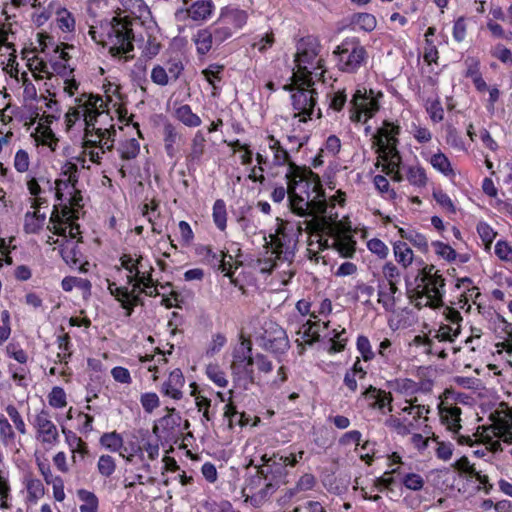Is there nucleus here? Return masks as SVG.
Here are the masks:
<instances>
[{
  "instance_id": "f257e3e1",
  "label": "nucleus",
  "mask_w": 512,
  "mask_h": 512,
  "mask_svg": "<svg viewBox=\"0 0 512 512\" xmlns=\"http://www.w3.org/2000/svg\"><path fill=\"white\" fill-rule=\"evenodd\" d=\"M110 26L111 29L108 32V37H115L118 45L110 47L109 53L116 57L132 52L134 50L132 20L128 16H115L111 19Z\"/></svg>"
},
{
  "instance_id": "f03ea898",
  "label": "nucleus",
  "mask_w": 512,
  "mask_h": 512,
  "mask_svg": "<svg viewBox=\"0 0 512 512\" xmlns=\"http://www.w3.org/2000/svg\"><path fill=\"white\" fill-rule=\"evenodd\" d=\"M333 54L338 57L339 69L347 73L356 72L368 57L366 49L359 45L357 39L346 40L337 46Z\"/></svg>"
},
{
  "instance_id": "7ed1b4c3",
  "label": "nucleus",
  "mask_w": 512,
  "mask_h": 512,
  "mask_svg": "<svg viewBox=\"0 0 512 512\" xmlns=\"http://www.w3.org/2000/svg\"><path fill=\"white\" fill-rule=\"evenodd\" d=\"M258 341L263 349L273 354H284L290 346L286 331L273 322L264 329Z\"/></svg>"
},
{
  "instance_id": "20e7f679",
  "label": "nucleus",
  "mask_w": 512,
  "mask_h": 512,
  "mask_svg": "<svg viewBox=\"0 0 512 512\" xmlns=\"http://www.w3.org/2000/svg\"><path fill=\"white\" fill-rule=\"evenodd\" d=\"M317 91L312 87L299 88L298 92L292 94V105L293 108L299 111L295 114V117L300 114L303 115L302 122H306L307 118H310L314 112V107L317 103Z\"/></svg>"
},
{
  "instance_id": "39448f33",
  "label": "nucleus",
  "mask_w": 512,
  "mask_h": 512,
  "mask_svg": "<svg viewBox=\"0 0 512 512\" xmlns=\"http://www.w3.org/2000/svg\"><path fill=\"white\" fill-rule=\"evenodd\" d=\"M246 350V353H243L242 355L234 353V360L231 364V370L235 380H240L242 375H244L250 383H254L255 377L254 370L252 368L254 364V358L251 355L252 344L249 340L247 341Z\"/></svg>"
},
{
  "instance_id": "423d86ee",
  "label": "nucleus",
  "mask_w": 512,
  "mask_h": 512,
  "mask_svg": "<svg viewBox=\"0 0 512 512\" xmlns=\"http://www.w3.org/2000/svg\"><path fill=\"white\" fill-rule=\"evenodd\" d=\"M379 143L380 152L383 154L382 159L386 162V164L383 165L382 171L387 175H390L396 182L403 181V175L398 170L401 162V156L395 144L388 147L384 141H382L381 137L379 138Z\"/></svg>"
},
{
  "instance_id": "0eeeda50",
  "label": "nucleus",
  "mask_w": 512,
  "mask_h": 512,
  "mask_svg": "<svg viewBox=\"0 0 512 512\" xmlns=\"http://www.w3.org/2000/svg\"><path fill=\"white\" fill-rule=\"evenodd\" d=\"M373 94V90H370V97H368L365 89L364 91L357 89L350 102L353 108H362L367 118H372L380 109V104Z\"/></svg>"
},
{
  "instance_id": "6e6552de",
  "label": "nucleus",
  "mask_w": 512,
  "mask_h": 512,
  "mask_svg": "<svg viewBox=\"0 0 512 512\" xmlns=\"http://www.w3.org/2000/svg\"><path fill=\"white\" fill-rule=\"evenodd\" d=\"M36 426L41 434L44 435L43 441L52 442L58 438L56 426L49 420V413L42 410L35 419Z\"/></svg>"
},
{
  "instance_id": "1a4fd4ad",
  "label": "nucleus",
  "mask_w": 512,
  "mask_h": 512,
  "mask_svg": "<svg viewBox=\"0 0 512 512\" xmlns=\"http://www.w3.org/2000/svg\"><path fill=\"white\" fill-rule=\"evenodd\" d=\"M289 171L286 174L287 179V194H292V191H296L299 182L306 181V171L308 167L299 166L294 162H288Z\"/></svg>"
},
{
  "instance_id": "9d476101",
  "label": "nucleus",
  "mask_w": 512,
  "mask_h": 512,
  "mask_svg": "<svg viewBox=\"0 0 512 512\" xmlns=\"http://www.w3.org/2000/svg\"><path fill=\"white\" fill-rule=\"evenodd\" d=\"M213 8L214 5L211 0H198L194 2L187 11L189 17L193 20L202 21L210 16Z\"/></svg>"
},
{
  "instance_id": "9b49d317",
  "label": "nucleus",
  "mask_w": 512,
  "mask_h": 512,
  "mask_svg": "<svg viewBox=\"0 0 512 512\" xmlns=\"http://www.w3.org/2000/svg\"><path fill=\"white\" fill-rule=\"evenodd\" d=\"M300 70L305 71L303 74L294 73L291 77L292 82L283 86V89L286 91H295L299 88L312 87L314 85V81L312 78V73L308 71L305 67Z\"/></svg>"
},
{
  "instance_id": "f8f14e48",
  "label": "nucleus",
  "mask_w": 512,
  "mask_h": 512,
  "mask_svg": "<svg viewBox=\"0 0 512 512\" xmlns=\"http://www.w3.org/2000/svg\"><path fill=\"white\" fill-rule=\"evenodd\" d=\"M333 249L337 250L342 257L353 258L356 251V241L350 235L338 238L333 242Z\"/></svg>"
},
{
  "instance_id": "ddd939ff",
  "label": "nucleus",
  "mask_w": 512,
  "mask_h": 512,
  "mask_svg": "<svg viewBox=\"0 0 512 512\" xmlns=\"http://www.w3.org/2000/svg\"><path fill=\"white\" fill-rule=\"evenodd\" d=\"M446 414L441 416L443 423L447 424L448 429L454 433H458L461 429L460 415L461 408L458 406H451L445 409Z\"/></svg>"
},
{
  "instance_id": "4468645a",
  "label": "nucleus",
  "mask_w": 512,
  "mask_h": 512,
  "mask_svg": "<svg viewBox=\"0 0 512 512\" xmlns=\"http://www.w3.org/2000/svg\"><path fill=\"white\" fill-rule=\"evenodd\" d=\"M176 117L189 127H196L201 124V119L192 112L190 106L187 104L176 109Z\"/></svg>"
},
{
  "instance_id": "2eb2a0df",
  "label": "nucleus",
  "mask_w": 512,
  "mask_h": 512,
  "mask_svg": "<svg viewBox=\"0 0 512 512\" xmlns=\"http://www.w3.org/2000/svg\"><path fill=\"white\" fill-rule=\"evenodd\" d=\"M394 254L396 260L404 267L409 266L413 261V252L405 242L397 241L394 243Z\"/></svg>"
},
{
  "instance_id": "dca6fc26",
  "label": "nucleus",
  "mask_w": 512,
  "mask_h": 512,
  "mask_svg": "<svg viewBox=\"0 0 512 512\" xmlns=\"http://www.w3.org/2000/svg\"><path fill=\"white\" fill-rule=\"evenodd\" d=\"M205 137L201 131H198L193 140L191 146V152L187 156L189 162H198L204 153Z\"/></svg>"
},
{
  "instance_id": "f3484780",
  "label": "nucleus",
  "mask_w": 512,
  "mask_h": 512,
  "mask_svg": "<svg viewBox=\"0 0 512 512\" xmlns=\"http://www.w3.org/2000/svg\"><path fill=\"white\" fill-rule=\"evenodd\" d=\"M77 495L85 504L80 506V512H97L98 498L96 495L85 489H79Z\"/></svg>"
},
{
  "instance_id": "a211bd4d",
  "label": "nucleus",
  "mask_w": 512,
  "mask_h": 512,
  "mask_svg": "<svg viewBox=\"0 0 512 512\" xmlns=\"http://www.w3.org/2000/svg\"><path fill=\"white\" fill-rule=\"evenodd\" d=\"M288 200L289 208L292 213L299 217H308L311 215V211H308V209L302 205V203H304V198L296 191H292V194H288Z\"/></svg>"
},
{
  "instance_id": "6ab92c4d",
  "label": "nucleus",
  "mask_w": 512,
  "mask_h": 512,
  "mask_svg": "<svg viewBox=\"0 0 512 512\" xmlns=\"http://www.w3.org/2000/svg\"><path fill=\"white\" fill-rule=\"evenodd\" d=\"M213 220L218 229L221 231L226 229L227 212L225 202L222 199H218L214 203Z\"/></svg>"
},
{
  "instance_id": "aec40b11",
  "label": "nucleus",
  "mask_w": 512,
  "mask_h": 512,
  "mask_svg": "<svg viewBox=\"0 0 512 512\" xmlns=\"http://www.w3.org/2000/svg\"><path fill=\"white\" fill-rule=\"evenodd\" d=\"M322 233H327L331 237H337L343 233H347L351 231V226H345L342 221L333 220L329 221L328 217H326V223L323 225Z\"/></svg>"
},
{
  "instance_id": "412c9836",
  "label": "nucleus",
  "mask_w": 512,
  "mask_h": 512,
  "mask_svg": "<svg viewBox=\"0 0 512 512\" xmlns=\"http://www.w3.org/2000/svg\"><path fill=\"white\" fill-rule=\"evenodd\" d=\"M351 22L367 32L374 30L377 24L375 16L369 13H356L352 16Z\"/></svg>"
},
{
  "instance_id": "4be33fe9",
  "label": "nucleus",
  "mask_w": 512,
  "mask_h": 512,
  "mask_svg": "<svg viewBox=\"0 0 512 512\" xmlns=\"http://www.w3.org/2000/svg\"><path fill=\"white\" fill-rule=\"evenodd\" d=\"M100 443L112 452L118 451L123 446V438L117 432L104 433Z\"/></svg>"
},
{
  "instance_id": "5701e85b",
  "label": "nucleus",
  "mask_w": 512,
  "mask_h": 512,
  "mask_svg": "<svg viewBox=\"0 0 512 512\" xmlns=\"http://www.w3.org/2000/svg\"><path fill=\"white\" fill-rule=\"evenodd\" d=\"M214 42L213 34L209 29L200 30L197 34L196 43L198 45V52L206 54L212 47Z\"/></svg>"
},
{
  "instance_id": "b1692460",
  "label": "nucleus",
  "mask_w": 512,
  "mask_h": 512,
  "mask_svg": "<svg viewBox=\"0 0 512 512\" xmlns=\"http://www.w3.org/2000/svg\"><path fill=\"white\" fill-rule=\"evenodd\" d=\"M408 181L415 186L424 187L427 183V176L425 170L420 167H409L407 171Z\"/></svg>"
},
{
  "instance_id": "393cba45",
  "label": "nucleus",
  "mask_w": 512,
  "mask_h": 512,
  "mask_svg": "<svg viewBox=\"0 0 512 512\" xmlns=\"http://www.w3.org/2000/svg\"><path fill=\"white\" fill-rule=\"evenodd\" d=\"M269 470H270V480L271 481L277 483L278 485L286 483V481L284 479L287 475V471H286V466L282 461H280V462L273 461V463L269 467Z\"/></svg>"
},
{
  "instance_id": "a878e982",
  "label": "nucleus",
  "mask_w": 512,
  "mask_h": 512,
  "mask_svg": "<svg viewBox=\"0 0 512 512\" xmlns=\"http://www.w3.org/2000/svg\"><path fill=\"white\" fill-rule=\"evenodd\" d=\"M431 165L445 175L452 173L448 158L443 153L434 154L431 157Z\"/></svg>"
},
{
  "instance_id": "bb28decb",
  "label": "nucleus",
  "mask_w": 512,
  "mask_h": 512,
  "mask_svg": "<svg viewBox=\"0 0 512 512\" xmlns=\"http://www.w3.org/2000/svg\"><path fill=\"white\" fill-rule=\"evenodd\" d=\"M305 171L307 175V186H309L310 182H312V191L317 194L318 198H325V191L323 189L320 176L317 173L313 172L309 167Z\"/></svg>"
},
{
  "instance_id": "cd10ccee",
  "label": "nucleus",
  "mask_w": 512,
  "mask_h": 512,
  "mask_svg": "<svg viewBox=\"0 0 512 512\" xmlns=\"http://www.w3.org/2000/svg\"><path fill=\"white\" fill-rule=\"evenodd\" d=\"M116 465L110 455H102L98 461L99 473L105 477L111 476L115 471Z\"/></svg>"
},
{
  "instance_id": "c85d7f7f",
  "label": "nucleus",
  "mask_w": 512,
  "mask_h": 512,
  "mask_svg": "<svg viewBox=\"0 0 512 512\" xmlns=\"http://www.w3.org/2000/svg\"><path fill=\"white\" fill-rule=\"evenodd\" d=\"M48 398L49 404L55 408H62L65 407L67 404L65 391L63 390V388L58 386L52 389Z\"/></svg>"
},
{
  "instance_id": "c756f323",
  "label": "nucleus",
  "mask_w": 512,
  "mask_h": 512,
  "mask_svg": "<svg viewBox=\"0 0 512 512\" xmlns=\"http://www.w3.org/2000/svg\"><path fill=\"white\" fill-rule=\"evenodd\" d=\"M207 376L219 387H226L228 381L225 378V373L216 365H209L206 369Z\"/></svg>"
},
{
  "instance_id": "7c9ffc66",
  "label": "nucleus",
  "mask_w": 512,
  "mask_h": 512,
  "mask_svg": "<svg viewBox=\"0 0 512 512\" xmlns=\"http://www.w3.org/2000/svg\"><path fill=\"white\" fill-rule=\"evenodd\" d=\"M432 245L436 248L437 255L443 257L447 261H454L457 257L456 251L448 244H444L440 241L432 242Z\"/></svg>"
},
{
  "instance_id": "2f4dec72",
  "label": "nucleus",
  "mask_w": 512,
  "mask_h": 512,
  "mask_svg": "<svg viewBox=\"0 0 512 512\" xmlns=\"http://www.w3.org/2000/svg\"><path fill=\"white\" fill-rule=\"evenodd\" d=\"M357 349L361 353L364 361H370L375 356L374 352L371 349L369 339L366 336L360 335L358 337Z\"/></svg>"
},
{
  "instance_id": "473e14b6",
  "label": "nucleus",
  "mask_w": 512,
  "mask_h": 512,
  "mask_svg": "<svg viewBox=\"0 0 512 512\" xmlns=\"http://www.w3.org/2000/svg\"><path fill=\"white\" fill-rule=\"evenodd\" d=\"M367 246L372 253L376 254L381 259H385L388 255V247L378 238L369 240Z\"/></svg>"
},
{
  "instance_id": "72a5a7b5",
  "label": "nucleus",
  "mask_w": 512,
  "mask_h": 512,
  "mask_svg": "<svg viewBox=\"0 0 512 512\" xmlns=\"http://www.w3.org/2000/svg\"><path fill=\"white\" fill-rule=\"evenodd\" d=\"M477 232L482 241L485 243L486 247L489 248L495 238L496 232H494L493 229L484 222H480L477 225Z\"/></svg>"
},
{
  "instance_id": "f704fd0d",
  "label": "nucleus",
  "mask_w": 512,
  "mask_h": 512,
  "mask_svg": "<svg viewBox=\"0 0 512 512\" xmlns=\"http://www.w3.org/2000/svg\"><path fill=\"white\" fill-rule=\"evenodd\" d=\"M140 151V145L136 139H130L121 151V158L124 160L134 159Z\"/></svg>"
},
{
  "instance_id": "c9c22d12",
  "label": "nucleus",
  "mask_w": 512,
  "mask_h": 512,
  "mask_svg": "<svg viewBox=\"0 0 512 512\" xmlns=\"http://www.w3.org/2000/svg\"><path fill=\"white\" fill-rule=\"evenodd\" d=\"M305 206V208H307L308 211H311L310 216H314L316 213L320 214L321 216H324V214L327 212V203L324 198L307 201L305 203Z\"/></svg>"
},
{
  "instance_id": "e433bc0d",
  "label": "nucleus",
  "mask_w": 512,
  "mask_h": 512,
  "mask_svg": "<svg viewBox=\"0 0 512 512\" xmlns=\"http://www.w3.org/2000/svg\"><path fill=\"white\" fill-rule=\"evenodd\" d=\"M221 20L233 21L234 26L240 28L246 23L247 15L244 11L233 10L230 13L222 14Z\"/></svg>"
},
{
  "instance_id": "4c0bfd02",
  "label": "nucleus",
  "mask_w": 512,
  "mask_h": 512,
  "mask_svg": "<svg viewBox=\"0 0 512 512\" xmlns=\"http://www.w3.org/2000/svg\"><path fill=\"white\" fill-rule=\"evenodd\" d=\"M270 148L275 151V162L277 165H288V162H292L289 153L281 146L278 140H275Z\"/></svg>"
},
{
  "instance_id": "58836bf2",
  "label": "nucleus",
  "mask_w": 512,
  "mask_h": 512,
  "mask_svg": "<svg viewBox=\"0 0 512 512\" xmlns=\"http://www.w3.org/2000/svg\"><path fill=\"white\" fill-rule=\"evenodd\" d=\"M406 240H408L413 246L417 247L422 252L428 251V242L424 235L416 231H409V235L406 236Z\"/></svg>"
},
{
  "instance_id": "ea45409f",
  "label": "nucleus",
  "mask_w": 512,
  "mask_h": 512,
  "mask_svg": "<svg viewBox=\"0 0 512 512\" xmlns=\"http://www.w3.org/2000/svg\"><path fill=\"white\" fill-rule=\"evenodd\" d=\"M403 484L406 488L410 490L418 491L423 488L424 480L418 474L409 473L404 477Z\"/></svg>"
},
{
  "instance_id": "a19ab883",
  "label": "nucleus",
  "mask_w": 512,
  "mask_h": 512,
  "mask_svg": "<svg viewBox=\"0 0 512 512\" xmlns=\"http://www.w3.org/2000/svg\"><path fill=\"white\" fill-rule=\"evenodd\" d=\"M140 401L147 413H151L160 404L156 393H144L141 395Z\"/></svg>"
},
{
  "instance_id": "79ce46f5",
  "label": "nucleus",
  "mask_w": 512,
  "mask_h": 512,
  "mask_svg": "<svg viewBox=\"0 0 512 512\" xmlns=\"http://www.w3.org/2000/svg\"><path fill=\"white\" fill-rule=\"evenodd\" d=\"M36 212H27L25 214L24 231L27 234H35L40 231L41 223L35 220Z\"/></svg>"
},
{
  "instance_id": "37998d69",
  "label": "nucleus",
  "mask_w": 512,
  "mask_h": 512,
  "mask_svg": "<svg viewBox=\"0 0 512 512\" xmlns=\"http://www.w3.org/2000/svg\"><path fill=\"white\" fill-rule=\"evenodd\" d=\"M6 412L9 415V417L11 418V420L13 421L16 429L20 433L24 434L26 432L25 423H24L21 415L19 414L18 410L16 409V407L13 405H8L6 407Z\"/></svg>"
},
{
  "instance_id": "c03bdc74",
  "label": "nucleus",
  "mask_w": 512,
  "mask_h": 512,
  "mask_svg": "<svg viewBox=\"0 0 512 512\" xmlns=\"http://www.w3.org/2000/svg\"><path fill=\"white\" fill-rule=\"evenodd\" d=\"M304 223L306 224V231L309 234L319 235L320 233H322L321 227H323V225H325L326 223V216H320L318 218L306 220Z\"/></svg>"
},
{
  "instance_id": "a18cd8bd",
  "label": "nucleus",
  "mask_w": 512,
  "mask_h": 512,
  "mask_svg": "<svg viewBox=\"0 0 512 512\" xmlns=\"http://www.w3.org/2000/svg\"><path fill=\"white\" fill-rule=\"evenodd\" d=\"M392 400H393V398H392V394L390 392H385L383 390H380L378 392V395H377L375 401L371 404V407L383 409L386 405H388L389 411H392V406H391Z\"/></svg>"
},
{
  "instance_id": "49530a36",
  "label": "nucleus",
  "mask_w": 512,
  "mask_h": 512,
  "mask_svg": "<svg viewBox=\"0 0 512 512\" xmlns=\"http://www.w3.org/2000/svg\"><path fill=\"white\" fill-rule=\"evenodd\" d=\"M307 326L308 327L303 333V337L306 339V343L308 345H313L314 343L320 341V334L316 329H314L318 326V324L316 322L308 321Z\"/></svg>"
},
{
  "instance_id": "de8ad7c7",
  "label": "nucleus",
  "mask_w": 512,
  "mask_h": 512,
  "mask_svg": "<svg viewBox=\"0 0 512 512\" xmlns=\"http://www.w3.org/2000/svg\"><path fill=\"white\" fill-rule=\"evenodd\" d=\"M0 436L5 443L13 440L15 437L12 426L4 415H0Z\"/></svg>"
},
{
  "instance_id": "09e8293b",
  "label": "nucleus",
  "mask_w": 512,
  "mask_h": 512,
  "mask_svg": "<svg viewBox=\"0 0 512 512\" xmlns=\"http://www.w3.org/2000/svg\"><path fill=\"white\" fill-rule=\"evenodd\" d=\"M15 169L18 172H25L29 168V157L28 153L25 150H18L15 155V161H14Z\"/></svg>"
},
{
  "instance_id": "8fccbe9b",
  "label": "nucleus",
  "mask_w": 512,
  "mask_h": 512,
  "mask_svg": "<svg viewBox=\"0 0 512 512\" xmlns=\"http://www.w3.org/2000/svg\"><path fill=\"white\" fill-rule=\"evenodd\" d=\"M27 491L30 499H38L44 495V486L40 480L33 479L28 482Z\"/></svg>"
},
{
  "instance_id": "3c124183",
  "label": "nucleus",
  "mask_w": 512,
  "mask_h": 512,
  "mask_svg": "<svg viewBox=\"0 0 512 512\" xmlns=\"http://www.w3.org/2000/svg\"><path fill=\"white\" fill-rule=\"evenodd\" d=\"M210 30L213 34L214 42L217 44L222 43L227 38H229L232 34L231 29L227 26L220 27V26L214 25V26L210 27Z\"/></svg>"
},
{
  "instance_id": "603ef678",
  "label": "nucleus",
  "mask_w": 512,
  "mask_h": 512,
  "mask_svg": "<svg viewBox=\"0 0 512 512\" xmlns=\"http://www.w3.org/2000/svg\"><path fill=\"white\" fill-rule=\"evenodd\" d=\"M151 79L155 84L161 86L168 84V74L166 70L160 65H157L153 68L151 72Z\"/></svg>"
},
{
  "instance_id": "864d4df0",
  "label": "nucleus",
  "mask_w": 512,
  "mask_h": 512,
  "mask_svg": "<svg viewBox=\"0 0 512 512\" xmlns=\"http://www.w3.org/2000/svg\"><path fill=\"white\" fill-rule=\"evenodd\" d=\"M433 197L436 202L444 208H447L450 212L455 213V206L450 197L441 190L434 191Z\"/></svg>"
},
{
  "instance_id": "5fc2aeb1",
  "label": "nucleus",
  "mask_w": 512,
  "mask_h": 512,
  "mask_svg": "<svg viewBox=\"0 0 512 512\" xmlns=\"http://www.w3.org/2000/svg\"><path fill=\"white\" fill-rule=\"evenodd\" d=\"M40 129H43L42 136L45 139L44 144H47L52 150H54V146L57 144L58 138L55 136L54 132L52 131L49 125L44 127L40 124L37 127V131H39Z\"/></svg>"
},
{
  "instance_id": "6e6d98bb",
  "label": "nucleus",
  "mask_w": 512,
  "mask_h": 512,
  "mask_svg": "<svg viewBox=\"0 0 512 512\" xmlns=\"http://www.w3.org/2000/svg\"><path fill=\"white\" fill-rule=\"evenodd\" d=\"M111 374H112L114 380L117 382H120L123 384H128L131 382L130 372L128 371V369H126L124 367L119 366V367L113 368L111 371Z\"/></svg>"
},
{
  "instance_id": "4d7b16f0",
  "label": "nucleus",
  "mask_w": 512,
  "mask_h": 512,
  "mask_svg": "<svg viewBox=\"0 0 512 512\" xmlns=\"http://www.w3.org/2000/svg\"><path fill=\"white\" fill-rule=\"evenodd\" d=\"M184 385V376L180 369H174L168 378V381H166L167 387H175L180 388Z\"/></svg>"
},
{
  "instance_id": "13d9d810",
  "label": "nucleus",
  "mask_w": 512,
  "mask_h": 512,
  "mask_svg": "<svg viewBox=\"0 0 512 512\" xmlns=\"http://www.w3.org/2000/svg\"><path fill=\"white\" fill-rule=\"evenodd\" d=\"M385 425L392 427L397 430V432L401 435H407L411 432L409 426H406L402 424L401 420L399 418H396L394 416H390L386 421Z\"/></svg>"
},
{
  "instance_id": "bf43d9fd",
  "label": "nucleus",
  "mask_w": 512,
  "mask_h": 512,
  "mask_svg": "<svg viewBox=\"0 0 512 512\" xmlns=\"http://www.w3.org/2000/svg\"><path fill=\"white\" fill-rule=\"evenodd\" d=\"M466 35V25L464 17H460L455 21L453 28V37L456 41L461 42Z\"/></svg>"
},
{
  "instance_id": "052dcab7",
  "label": "nucleus",
  "mask_w": 512,
  "mask_h": 512,
  "mask_svg": "<svg viewBox=\"0 0 512 512\" xmlns=\"http://www.w3.org/2000/svg\"><path fill=\"white\" fill-rule=\"evenodd\" d=\"M430 293H435V291L442 292L441 289L445 286V279L438 272L434 273L431 276V279L428 281Z\"/></svg>"
},
{
  "instance_id": "680f3d73",
  "label": "nucleus",
  "mask_w": 512,
  "mask_h": 512,
  "mask_svg": "<svg viewBox=\"0 0 512 512\" xmlns=\"http://www.w3.org/2000/svg\"><path fill=\"white\" fill-rule=\"evenodd\" d=\"M493 56L499 59L503 63L512 62V53L510 49L504 47L501 44H498L495 47V51L493 52Z\"/></svg>"
},
{
  "instance_id": "e2e57ef3",
  "label": "nucleus",
  "mask_w": 512,
  "mask_h": 512,
  "mask_svg": "<svg viewBox=\"0 0 512 512\" xmlns=\"http://www.w3.org/2000/svg\"><path fill=\"white\" fill-rule=\"evenodd\" d=\"M453 449L451 443L438 442V448L436 450V455L439 459L449 460L452 456Z\"/></svg>"
},
{
  "instance_id": "0e129e2a",
  "label": "nucleus",
  "mask_w": 512,
  "mask_h": 512,
  "mask_svg": "<svg viewBox=\"0 0 512 512\" xmlns=\"http://www.w3.org/2000/svg\"><path fill=\"white\" fill-rule=\"evenodd\" d=\"M53 485L54 498L57 501H63L65 498L64 483L61 477L56 476L51 483Z\"/></svg>"
},
{
  "instance_id": "69168bd1",
  "label": "nucleus",
  "mask_w": 512,
  "mask_h": 512,
  "mask_svg": "<svg viewBox=\"0 0 512 512\" xmlns=\"http://www.w3.org/2000/svg\"><path fill=\"white\" fill-rule=\"evenodd\" d=\"M427 111L434 122H439L443 119L444 111L438 101L431 103V105L427 108Z\"/></svg>"
},
{
  "instance_id": "338daca9",
  "label": "nucleus",
  "mask_w": 512,
  "mask_h": 512,
  "mask_svg": "<svg viewBox=\"0 0 512 512\" xmlns=\"http://www.w3.org/2000/svg\"><path fill=\"white\" fill-rule=\"evenodd\" d=\"M180 420L181 416L179 414L175 416L165 415L159 420V423L164 429H174V427L179 426Z\"/></svg>"
},
{
  "instance_id": "774afa93",
  "label": "nucleus",
  "mask_w": 512,
  "mask_h": 512,
  "mask_svg": "<svg viewBox=\"0 0 512 512\" xmlns=\"http://www.w3.org/2000/svg\"><path fill=\"white\" fill-rule=\"evenodd\" d=\"M495 254L502 260H508L512 254V248L504 241H498L495 246Z\"/></svg>"
}]
</instances>
